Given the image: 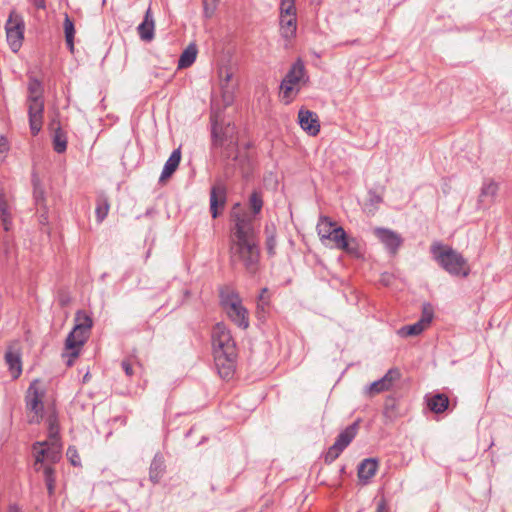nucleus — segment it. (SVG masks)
<instances>
[{
  "mask_svg": "<svg viewBox=\"0 0 512 512\" xmlns=\"http://www.w3.org/2000/svg\"><path fill=\"white\" fill-rule=\"evenodd\" d=\"M234 225L229 238L230 259L240 264L247 273L254 275L260 265L258 234L252 216L246 213H233Z\"/></svg>",
  "mask_w": 512,
  "mask_h": 512,
  "instance_id": "1",
  "label": "nucleus"
},
{
  "mask_svg": "<svg viewBox=\"0 0 512 512\" xmlns=\"http://www.w3.org/2000/svg\"><path fill=\"white\" fill-rule=\"evenodd\" d=\"M430 251L433 259L450 275L462 277L469 275L470 268L467 260L452 247L435 241L432 243Z\"/></svg>",
  "mask_w": 512,
  "mask_h": 512,
  "instance_id": "2",
  "label": "nucleus"
},
{
  "mask_svg": "<svg viewBox=\"0 0 512 512\" xmlns=\"http://www.w3.org/2000/svg\"><path fill=\"white\" fill-rule=\"evenodd\" d=\"M32 449L36 471H40L46 465L58 462L61 458V446L57 441L36 442L33 444Z\"/></svg>",
  "mask_w": 512,
  "mask_h": 512,
  "instance_id": "3",
  "label": "nucleus"
},
{
  "mask_svg": "<svg viewBox=\"0 0 512 512\" xmlns=\"http://www.w3.org/2000/svg\"><path fill=\"white\" fill-rule=\"evenodd\" d=\"M305 76V66L301 60H297L290 68L281 82L280 89L285 103L291 102L294 95L300 90V83Z\"/></svg>",
  "mask_w": 512,
  "mask_h": 512,
  "instance_id": "4",
  "label": "nucleus"
},
{
  "mask_svg": "<svg viewBox=\"0 0 512 512\" xmlns=\"http://www.w3.org/2000/svg\"><path fill=\"white\" fill-rule=\"evenodd\" d=\"M44 390L40 387V382L34 380L27 389L25 396L26 409L30 413L29 422L39 423L43 414Z\"/></svg>",
  "mask_w": 512,
  "mask_h": 512,
  "instance_id": "5",
  "label": "nucleus"
},
{
  "mask_svg": "<svg viewBox=\"0 0 512 512\" xmlns=\"http://www.w3.org/2000/svg\"><path fill=\"white\" fill-rule=\"evenodd\" d=\"M5 29L9 46L13 52H17L24 38L25 24L23 17L15 11H11Z\"/></svg>",
  "mask_w": 512,
  "mask_h": 512,
  "instance_id": "6",
  "label": "nucleus"
},
{
  "mask_svg": "<svg viewBox=\"0 0 512 512\" xmlns=\"http://www.w3.org/2000/svg\"><path fill=\"white\" fill-rule=\"evenodd\" d=\"M358 431V423L355 422L346 427L336 438L334 444L325 454V462L332 463L335 461L344 449L352 442Z\"/></svg>",
  "mask_w": 512,
  "mask_h": 512,
  "instance_id": "7",
  "label": "nucleus"
},
{
  "mask_svg": "<svg viewBox=\"0 0 512 512\" xmlns=\"http://www.w3.org/2000/svg\"><path fill=\"white\" fill-rule=\"evenodd\" d=\"M212 344L214 355H219L220 352H236V345L230 331L222 323H217L212 331Z\"/></svg>",
  "mask_w": 512,
  "mask_h": 512,
  "instance_id": "8",
  "label": "nucleus"
},
{
  "mask_svg": "<svg viewBox=\"0 0 512 512\" xmlns=\"http://www.w3.org/2000/svg\"><path fill=\"white\" fill-rule=\"evenodd\" d=\"M226 312L229 318L239 327L247 328L249 326L248 313L246 308L241 304L237 294H230L223 299Z\"/></svg>",
  "mask_w": 512,
  "mask_h": 512,
  "instance_id": "9",
  "label": "nucleus"
},
{
  "mask_svg": "<svg viewBox=\"0 0 512 512\" xmlns=\"http://www.w3.org/2000/svg\"><path fill=\"white\" fill-rule=\"evenodd\" d=\"M89 337V333L83 330H77L73 327L72 331L68 334L65 341V350L63 357L67 358L66 363L72 366L74 360L79 356L80 349Z\"/></svg>",
  "mask_w": 512,
  "mask_h": 512,
  "instance_id": "10",
  "label": "nucleus"
},
{
  "mask_svg": "<svg viewBox=\"0 0 512 512\" xmlns=\"http://www.w3.org/2000/svg\"><path fill=\"white\" fill-rule=\"evenodd\" d=\"M212 137L213 145L217 147L223 146L225 144L228 146L237 145L236 127L230 123H228L225 127H221L216 121H213Z\"/></svg>",
  "mask_w": 512,
  "mask_h": 512,
  "instance_id": "11",
  "label": "nucleus"
},
{
  "mask_svg": "<svg viewBox=\"0 0 512 512\" xmlns=\"http://www.w3.org/2000/svg\"><path fill=\"white\" fill-rule=\"evenodd\" d=\"M29 126L32 135H37L43 124L44 99L27 100Z\"/></svg>",
  "mask_w": 512,
  "mask_h": 512,
  "instance_id": "12",
  "label": "nucleus"
},
{
  "mask_svg": "<svg viewBox=\"0 0 512 512\" xmlns=\"http://www.w3.org/2000/svg\"><path fill=\"white\" fill-rule=\"evenodd\" d=\"M400 378L398 369H389L386 374L379 380L372 382L365 388V393L372 397L392 388L394 382Z\"/></svg>",
  "mask_w": 512,
  "mask_h": 512,
  "instance_id": "13",
  "label": "nucleus"
},
{
  "mask_svg": "<svg viewBox=\"0 0 512 512\" xmlns=\"http://www.w3.org/2000/svg\"><path fill=\"white\" fill-rule=\"evenodd\" d=\"M316 228L321 242L325 243L326 241H331L334 243V246L336 245V236L339 235L336 232L344 230L341 226H338L336 222L332 221L331 218L327 216H321L319 218Z\"/></svg>",
  "mask_w": 512,
  "mask_h": 512,
  "instance_id": "14",
  "label": "nucleus"
},
{
  "mask_svg": "<svg viewBox=\"0 0 512 512\" xmlns=\"http://www.w3.org/2000/svg\"><path fill=\"white\" fill-rule=\"evenodd\" d=\"M237 352H232L228 355V352H220L219 355H214V361L218 373L223 379H230L235 371Z\"/></svg>",
  "mask_w": 512,
  "mask_h": 512,
  "instance_id": "15",
  "label": "nucleus"
},
{
  "mask_svg": "<svg viewBox=\"0 0 512 512\" xmlns=\"http://www.w3.org/2000/svg\"><path fill=\"white\" fill-rule=\"evenodd\" d=\"M227 199V190L223 183L215 184L210 191V211L213 218L219 215V209L225 207Z\"/></svg>",
  "mask_w": 512,
  "mask_h": 512,
  "instance_id": "16",
  "label": "nucleus"
},
{
  "mask_svg": "<svg viewBox=\"0 0 512 512\" xmlns=\"http://www.w3.org/2000/svg\"><path fill=\"white\" fill-rule=\"evenodd\" d=\"M298 122L300 127L310 136H316L320 131V123L316 113L300 109L298 112Z\"/></svg>",
  "mask_w": 512,
  "mask_h": 512,
  "instance_id": "17",
  "label": "nucleus"
},
{
  "mask_svg": "<svg viewBox=\"0 0 512 512\" xmlns=\"http://www.w3.org/2000/svg\"><path fill=\"white\" fill-rule=\"evenodd\" d=\"M375 235L385 245V247L393 254L396 253L402 244V238L394 231L385 228H376Z\"/></svg>",
  "mask_w": 512,
  "mask_h": 512,
  "instance_id": "18",
  "label": "nucleus"
},
{
  "mask_svg": "<svg viewBox=\"0 0 512 512\" xmlns=\"http://www.w3.org/2000/svg\"><path fill=\"white\" fill-rule=\"evenodd\" d=\"M339 235L336 236V245L337 249L345 251L347 254L360 257L361 251L359 247V243L355 238H348L345 230H341L337 232Z\"/></svg>",
  "mask_w": 512,
  "mask_h": 512,
  "instance_id": "19",
  "label": "nucleus"
},
{
  "mask_svg": "<svg viewBox=\"0 0 512 512\" xmlns=\"http://www.w3.org/2000/svg\"><path fill=\"white\" fill-rule=\"evenodd\" d=\"M432 320V313L424 310L423 317L412 325L403 326L398 330L401 337L417 336L424 331Z\"/></svg>",
  "mask_w": 512,
  "mask_h": 512,
  "instance_id": "20",
  "label": "nucleus"
},
{
  "mask_svg": "<svg viewBox=\"0 0 512 512\" xmlns=\"http://www.w3.org/2000/svg\"><path fill=\"white\" fill-rule=\"evenodd\" d=\"M5 361L12 377L14 379L18 378L22 373V364L20 352L14 345L8 347L5 353Z\"/></svg>",
  "mask_w": 512,
  "mask_h": 512,
  "instance_id": "21",
  "label": "nucleus"
},
{
  "mask_svg": "<svg viewBox=\"0 0 512 512\" xmlns=\"http://www.w3.org/2000/svg\"><path fill=\"white\" fill-rule=\"evenodd\" d=\"M154 29L155 24L152 11L151 8H148L145 13L143 22L139 24V26L137 27L138 34L141 40L145 42H150L154 38Z\"/></svg>",
  "mask_w": 512,
  "mask_h": 512,
  "instance_id": "22",
  "label": "nucleus"
},
{
  "mask_svg": "<svg viewBox=\"0 0 512 512\" xmlns=\"http://www.w3.org/2000/svg\"><path fill=\"white\" fill-rule=\"evenodd\" d=\"M297 31V14L280 15V32L285 39H291Z\"/></svg>",
  "mask_w": 512,
  "mask_h": 512,
  "instance_id": "23",
  "label": "nucleus"
},
{
  "mask_svg": "<svg viewBox=\"0 0 512 512\" xmlns=\"http://www.w3.org/2000/svg\"><path fill=\"white\" fill-rule=\"evenodd\" d=\"M264 236H265V247L267 254L270 257L276 255V247H277V227L275 223L269 222L266 223L264 228Z\"/></svg>",
  "mask_w": 512,
  "mask_h": 512,
  "instance_id": "24",
  "label": "nucleus"
},
{
  "mask_svg": "<svg viewBox=\"0 0 512 512\" xmlns=\"http://www.w3.org/2000/svg\"><path fill=\"white\" fill-rule=\"evenodd\" d=\"M50 129L53 131V147L57 153H63L67 148V137L65 132L61 129L58 122L53 120L50 123Z\"/></svg>",
  "mask_w": 512,
  "mask_h": 512,
  "instance_id": "25",
  "label": "nucleus"
},
{
  "mask_svg": "<svg viewBox=\"0 0 512 512\" xmlns=\"http://www.w3.org/2000/svg\"><path fill=\"white\" fill-rule=\"evenodd\" d=\"M426 402L432 412L439 414L448 408L449 398L445 394L437 393L432 396H427Z\"/></svg>",
  "mask_w": 512,
  "mask_h": 512,
  "instance_id": "26",
  "label": "nucleus"
},
{
  "mask_svg": "<svg viewBox=\"0 0 512 512\" xmlns=\"http://www.w3.org/2000/svg\"><path fill=\"white\" fill-rule=\"evenodd\" d=\"M378 463L375 459L368 458L363 460L358 467V477L364 483H367L376 473Z\"/></svg>",
  "mask_w": 512,
  "mask_h": 512,
  "instance_id": "27",
  "label": "nucleus"
},
{
  "mask_svg": "<svg viewBox=\"0 0 512 512\" xmlns=\"http://www.w3.org/2000/svg\"><path fill=\"white\" fill-rule=\"evenodd\" d=\"M180 160H181V152L179 149H175L171 153L170 157L168 158V160L166 161V163L163 167V170H162V173L160 176V180L169 178L178 168Z\"/></svg>",
  "mask_w": 512,
  "mask_h": 512,
  "instance_id": "28",
  "label": "nucleus"
},
{
  "mask_svg": "<svg viewBox=\"0 0 512 512\" xmlns=\"http://www.w3.org/2000/svg\"><path fill=\"white\" fill-rule=\"evenodd\" d=\"M0 219L5 231L12 227L11 206L3 193H0Z\"/></svg>",
  "mask_w": 512,
  "mask_h": 512,
  "instance_id": "29",
  "label": "nucleus"
},
{
  "mask_svg": "<svg viewBox=\"0 0 512 512\" xmlns=\"http://www.w3.org/2000/svg\"><path fill=\"white\" fill-rule=\"evenodd\" d=\"M165 471L163 457L155 455L149 469V478L153 483H158Z\"/></svg>",
  "mask_w": 512,
  "mask_h": 512,
  "instance_id": "30",
  "label": "nucleus"
},
{
  "mask_svg": "<svg viewBox=\"0 0 512 512\" xmlns=\"http://www.w3.org/2000/svg\"><path fill=\"white\" fill-rule=\"evenodd\" d=\"M197 56V48L196 45L190 44L181 54L178 60V68L183 69L191 66Z\"/></svg>",
  "mask_w": 512,
  "mask_h": 512,
  "instance_id": "31",
  "label": "nucleus"
},
{
  "mask_svg": "<svg viewBox=\"0 0 512 512\" xmlns=\"http://www.w3.org/2000/svg\"><path fill=\"white\" fill-rule=\"evenodd\" d=\"M497 192H498V184L492 180H489L483 184L479 201L482 203H484V202L491 203L494 200Z\"/></svg>",
  "mask_w": 512,
  "mask_h": 512,
  "instance_id": "32",
  "label": "nucleus"
},
{
  "mask_svg": "<svg viewBox=\"0 0 512 512\" xmlns=\"http://www.w3.org/2000/svg\"><path fill=\"white\" fill-rule=\"evenodd\" d=\"M75 325L74 327L77 328V330H83L85 332H90L92 326H93V320L85 311H77L75 314Z\"/></svg>",
  "mask_w": 512,
  "mask_h": 512,
  "instance_id": "33",
  "label": "nucleus"
},
{
  "mask_svg": "<svg viewBox=\"0 0 512 512\" xmlns=\"http://www.w3.org/2000/svg\"><path fill=\"white\" fill-rule=\"evenodd\" d=\"M64 33H65V40L66 44L71 52L74 50V35H75V28L73 21L69 18V16L66 14L64 19Z\"/></svg>",
  "mask_w": 512,
  "mask_h": 512,
  "instance_id": "34",
  "label": "nucleus"
},
{
  "mask_svg": "<svg viewBox=\"0 0 512 512\" xmlns=\"http://www.w3.org/2000/svg\"><path fill=\"white\" fill-rule=\"evenodd\" d=\"M110 204L106 196L100 195L97 199L95 214L98 222H102L108 215Z\"/></svg>",
  "mask_w": 512,
  "mask_h": 512,
  "instance_id": "35",
  "label": "nucleus"
},
{
  "mask_svg": "<svg viewBox=\"0 0 512 512\" xmlns=\"http://www.w3.org/2000/svg\"><path fill=\"white\" fill-rule=\"evenodd\" d=\"M43 99V87L39 80L31 78L28 83L27 100Z\"/></svg>",
  "mask_w": 512,
  "mask_h": 512,
  "instance_id": "36",
  "label": "nucleus"
},
{
  "mask_svg": "<svg viewBox=\"0 0 512 512\" xmlns=\"http://www.w3.org/2000/svg\"><path fill=\"white\" fill-rule=\"evenodd\" d=\"M44 479L46 483V487L48 490V493L52 495L54 493L55 489V477H54V470L51 467V465H46L44 468H42Z\"/></svg>",
  "mask_w": 512,
  "mask_h": 512,
  "instance_id": "37",
  "label": "nucleus"
},
{
  "mask_svg": "<svg viewBox=\"0 0 512 512\" xmlns=\"http://www.w3.org/2000/svg\"><path fill=\"white\" fill-rule=\"evenodd\" d=\"M249 207L254 214L260 213L263 207V198L259 192L254 191L251 193L249 197Z\"/></svg>",
  "mask_w": 512,
  "mask_h": 512,
  "instance_id": "38",
  "label": "nucleus"
},
{
  "mask_svg": "<svg viewBox=\"0 0 512 512\" xmlns=\"http://www.w3.org/2000/svg\"><path fill=\"white\" fill-rule=\"evenodd\" d=\"M269 303H270V300H269V295H268V289L263 288L258 297V303H257L258 313H260V312L265 313L266 309L269 306Z\"/></svg>",
  "mask_w": 512,
  "mask_h": 512,
  "instance_id": "39",
  "label": "nucleus"
},
{
  "mask_svg": "<svg viewBox=\"0 0 512 512\" xmlns=\"http://www.w3.org/2000/svg\"><path fill=\"white\" fill-rule=\"evenodd\" d=\"M297 14L295 0H281L280 15Z\"/></svg>",
  "mask_w": 512,
  "mask_h": 512,
  "instance_id": "40",
  "label": "nucleus"
},
{
  "mask_svg": "<svg viewBox=\"0 0 512 512\" xmlns=\"http://www.w3.org/2000/svg\"><path fill=\"white\" fill-rule=\"evenodd\" d=\"M220 83L223 89H229V82L233 78V73L229 68H221L219 70Z\"/></svg>",
  "mask_w": 512,
  "mask_h": 512,
  "instance_id": "41",
  "label": "nucleus"
},
{
  "mask_svg": "<svg viewBox=\"0 0 512 512\" xmlns=\"http://www.w3.org/2000/svg\"><path fill=\"white\" fill-rule=\"evenodd\" d=\"M218 1L219 0H203L204 15L207 18L212 17V15L214 14L218 5Z\"/></svg>",
  "mask_w": 512,
  "mask_h": 512,
  "instance_id": "42",
  "label": "nucleus"
},
{
  "mask_svg": "<svg viewBox=\"0 0 512 512\" xmlns=\"http://www.w3.org/2000/svg\"><path fill=\"white\" fill-rule=\"evenodd\" d=\"M57 435H58V426L56 424V420L53 417L49 418V441H57Z\"/></svg>",
  "mask_w": 512,
  "mask_h": 512,
  "instance_id": "43",
  "label": "nucleus"
},
{
  "mask_svg": "<svg viewBox=\"0 0 512 512\" xmlns=\"http://www.w3.org/2000/svg\"><path fill=\"white\" fill-rule=\"evenodd\" d=\"M66 454L73 466L80 465V457L75 447H69Z\"/></svg>",
  "mask_w": 512,
  "mask_h": 512,
  "instance_id": "44",
  "label": "nucleus"
},
{
  "mask_svg": "<svg viewBox=\"0 0 512 512\" xmlns=\"http://www.w3.org/2000/svg\"><path fill=\"white\" fill-rule=\"evenodd\" d=\"M121 366L128 377H132L134 375L133 364L131 359H125L122 361Z\"/></svg>",
  "mask_w": 512,
  "mask_h": 512,
  "instance_id": "45",
  "label": "nucleus"
},
{
  "mask_svg": "<svg viewBox=\"0 0 512 512\" xmlns=\"http://www.w3.org/2000/svg\"><path fill=\"white\" fill-rule=\"evenodd\" d=\"M34 198L37 205L44 202V191L37 186L34 188Z\"/></svg>",
  "mask_w": 512,
  "mask_h": 512,
  "instance_id": "46",
  "label": "nucleus"
},
{
  "mask_svg": "<svg viewBox=\"0 0 512 512\" xmlns=\"http://www.w3.org/2000/svg\"><path fill=\"white\" fill-rule=\"evenodd\" d=\"M32 3L38 9H45L46 8V1L45 0H32Z\"/></svg>",
  "mask_w": 512,
  "mask_h": 512,
  "instance_id": "47",
  "label": "nucleus"
},
{
  "mask_svg": "<svg viewBox=\"0 0 512 512\" xmlns=\"http://www.w3.org/2000/svg\"><path fill=\"white\" fill-rule=\"evenodd\" d=\"M6 151H8V144L5 138L0 137V153H4Z\"/></svg>",
  "mask_w": 512,
  "mask_h": 512,
  "instance_id": "48",
  "label": "nucleus"
},
{
  "mask_svg": "<svg viewBox=\"0 0 512 512\" xmlns=\"http://www.w3.org/2000/svg\"><path fill=\"white\" fill-rule=\"evenodd\" d=\"M370 201L373 204H378L382 201V198L379 195L373 193L370 195Z\"/></svg>",
  "mask_w": 512,
  "mask_h": 512,
  "instance_id": "49",
  "label": "nucleus"
},
{
  "mask_svg": "<svg viewBox=\"0 0 512 512\" xmlns=\"http://www.w3.org/2000/svg\"><path fill=\"white\" fill-rule=\"evenodd\" d=\"M377 512H386V505L384 501L378 503Z\"/></svg>",
  "mask_w": 512,
  "mask_h": 512,
  "instance_id": "50",
  "label": "nucleus"
},
{
  "mask_svg": "<svg viewBox=\"0 0 512 512\" xmlns=\"http://www.w3.org/2000/svg\"><path fill=\"white\" fill-rule=\"evenodd\" d=\"M8 512H21V510L17 505H10Z\"/></svg>",
  "mask_w": 512,
  "mask_h": 512,
  "instance_id": "51",
  "label": "nucleus"
}]
</instances>
